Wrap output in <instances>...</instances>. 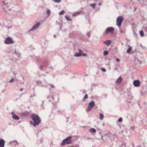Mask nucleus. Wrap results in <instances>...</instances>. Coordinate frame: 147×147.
<instances>
[{"instance_id": "3", "label": "nucleus", "mask_w": 147, "mask_h": 147, "mask_svg": "<svg viewBox=\"0 0 147 147\" xmlns=\"http://www.w3.org/2000/svg\"><path fill=\"white\" fill-rule=\"evenodd\" d=\"M71 138V137L70 136L66 138H65L61 144V146H62L63 145H64L65 143H66L68 144L71 143L72 142L70 140V139Z\"/></svg>"}, {"instance_id": "14", "label": "nucleus", "mask_w": 147, "mask_h": 147, "mask_svg": "<svg viewBox=\"0 0 147 147\" xmlns=\"http://www.w3.org/2000/svg\"><path fill=\"white\" fill-rule=\"evenodd\" d=\"M122 80V78L121 77L119 78L116 81V83L117 84H119L121 82Z\"/></svg>"}, {"instance_id": "25", "label": "nucleus", "mask_w": 147, "mask_h": 147, "mask_svg": "<svg viewBox=\"0 0 147 147\" xmlns=\"http://www.w3.org/2000/svg\"><path fill=\"white\" fill-rule=\"evenodd\" d=\"M96 5L95 4H92L90 5L92 8H94L96 6Z\"/></svg>"}, {"instance_id": "43", "label": "nucleus", "mask_w": 147, "mask_h": 147, "mask_svg": "<svg viewBox=\"0 0 147 147\" xmlns=\"http://www.w3.org/2000/svg\"><path fill=\"white\" fill-rule=\"evenodd\" d=\"M138 147H142L141 146H138Z\"/></svg>"}, {"instance_id": "28", "label": "nucleus", "mask_w": 147, "mask_h": 147, "mask_svg": "<svg viewBox=\"0 0 147 147\" xmlns=\"http://www.w3.org/2000/svg\"><path fill=\"white\" fill-rule=\"evenodd\" d=\"M50 11L48 9L47 11V14L48 15V16L50 14Z\"/></svg>"}, {"instance_id": "46", "label": "nucleus", "mask_w": 147, "mask_h": 147, "mask_svg": "<svg viewBox=\"0 0 147 147\" xmlns=\"http://www.w3.org/2000/svg\"><path fill=\"white\" fill-rule=\"evenodd\" d=\"M52 98H53V96H52Z\"/></svg>"}, {"instance_id": "17", "label": "nucleus", "mask_w": 147, "mask_h": 147, "mask_svg": "<svg viewBox=\"0 0 147 147\" xmlns=\"http://www.w3.org/2000/svg\"><path fill=\"white\" fill-rule=\"evenodd\" d=\"M104 117V116L101 113H100V119L101 120H102L103 119Z\"/></svg>"}, {"instance_id": "34", "label": "nucleus", "mask_w": 147, "mask_h": 147, "mask_svg": "<svg viewBox=\"0 0 147 147\" xmlns=\"http://www.w3.org/2000/svg\"><path fill=\"white\" fill-rule=\"evenodd\" d=\"M50 87L51 88H54V86L53 85L51 84L50 85Z\"/></svg>"}, {"instance_id": "2", "label": "nucleus", "mask_w": 147, "mask_h": 147, "mask_svg": "<svg viewBox=\"0 0 147 147\" xmlns=\"http://www.w3.org/2000/svg\"><path fill=\"white\" fill-rule=\"evenodd\" d=\"M81 55L84 57H86L87 56L86 54L84 53L83 51L81 49L78 50V52L74 55V56L76 57H80Z\"/></svg>"}, {"instance_id": "1", "label": "nucleus", "mask_w": 147, "mask_h": 147, "mask_svg": "<svg viewBox=\"0 0 147 147\" xmlns=\"http://www.w3.org/2000/svg\"><path fill=\"white\" fill-rule=\"evenodd\" d=\"M31 118L33 120V122L30 121L31 124L34 126L38 125L41 122V119L39 117L35 114H32L30 116Z\"/></svg>"}, {"instance_id": "31", "label": "nucleus", "mask_w": 147, "mask_h": 147, "mask_svg": "<svg viewBox=\"0 0 147 147\" xmlns=\"http://www.w3.org/2000/svg\"><path fill=\"white\" fill-rule=\"evenodd\" d=\"M88 98V95L87 94H86L85 95L84 97V99H87Z\"/></svg>"}, {"instance_id": "32", "label": "nucleus", "mask_w": 147, "mask_h": 147, "mask_svg": "<svg viewBox=\"0 0 147 147\" xmlns=\"http://www.w3.org/2000/svg\"><path fill=\"white\" fill-rule=\"evenodd\" d=\"M86 34L87 37H89L90 36V32H88L86 33Z\"/></svg>"}, {"instance_id": "19", "label": "nucleus", "mask_w": 147, "mask_h": 147, "mask_svg": "<svg viewBox=\"0 0 147 147\" xmlns=\"http://www.w3.org/2000/svg\"><path fill=\"white\" fill-rule=\"evenodd\" d=\"M65 17L66 19L67 20L71 21V18H70L69 17V16H65Z\"/></svg>"}, {"instance_id": "36", "label": "nucleus", "mask_w": 147, "mask_h": 147, "mask_svg": "<svg viewBox=\"0 0 147 147\" xmlns=\"http://www.w3.org/2000/svg\"><path fill=\"white\" fill-rule=\"evenodd\" d=\"M3 6H5L6 5V3H5V1H3Z\"/></svg>"}, {"instance_id": "5", "label": "nucleus", "mask_w": 147, "mask_h": 147, "mask_svg": "<svg viewBox=\"0 0 147 147\" xmlns=\"http://www.w3.org/2000/svg\"><path fill=\"white\" fill-rule=\"evenodd\" d=\"M40 26V23L39 22L33 26L28 31L29 32L34 31L36 30Z\"/></svg>"}, {"instance_id": "22", "label": "nucleus", "mask_w": 147, "mask_h": 147, "mask_svg": "<svg viewBox=\"0 0 147 147\" xmlns=\"http://www.w3.org/2000/svg\"><path fill=\"white\" fill-rule=\"evenodd\" d=\"M140 35L141 36H144V32H143V31H142V30L140 32Z\"/></svg>"}, {"instance_id": "27", "label": "nucleus", "mask_w": 147, "mask_h": 147, "mask_svg": "<svg viewBox=\"0 0 147 147\" xmlns=\"http://www.w3.org/2000/svg\"><path fill=\"white\" fill-rule=\"evenodd\" d=\"M65 13V11L63 10H62L59 13V14L60 15H61L64 14Z\"/></svg>"}, {"instance_id": "45", "label": "nucleus", "mask_w": 147, "mask_h": 147, "mask_svg": "<svg viewBox=\"0 0 147 147\" xmlns=\"http://www.w3.org/2000/svg\"><path fill=\"white\" fill-rule=\"evenodd\" d=\"M71 147H74L73 146H71Z\"/></svg>"}, {"instance_id": "37", "label": "nucleus", "mask_w": 147, "mask_h": 147, "mask_svg": "<svg viewBox=\"0 0 147 147\" xmlns=\"http://www.w3.org/2000/svg\"><path fill=\"white\" fill-rule=\"evenodd\" d=\"M23 90V88H22L20 89L19 90L20 91L22 92Z\"/></svg>"}, {"instance_id": "30", "label": "nucleus", "mask_w": 147, "mask_h": 147, "mask_svg": "<svg viewBox=\"0 0 147 147\" xmlns=\"http://www.w3.org/2000/svg\"><path fill=\"white\" fill-rule=\"evenodd\" d=\"M130 128L131 130H134L135 129V127L134 126H132Z\"/></svg>"}, {"instance_id": "42", "label": "nucleus", "mask_w": 147, "mask_h": 147, "mask_svg": "<svg viewBox=\"0 0 147 147\" xmlns=\"http://www.w3.org/2000/svg\"><path fill=\"white\" fill-rule=\"evenodd\" d=\"M110 133L109 132H108V134H107L108 135H110Z\"/></svg>"}, {"instance_id": "38", "label": "nucleus", "mask_w": 147, "mask_h": 147, "mask_svg": "<svg viewBox=\"0 0 147 147\" xmlns=\"http://www.w3.org/2000/svg\"><path fill=\"white\" fill-rule=\"evenodd\" d=\"M116 60L117 61V62H119V59H118V58H117L116 59Z\"/></svg>"}, {"instance_id": "35", "label": "nucleus", "mask_w": 147, "mask_h": 147, "mask_svg": "<svg viewBox=\"0 0 147 147\" xmlns=\"http://www.w3.org/2000/svg\"><path fill=\"white\" fill-rule=\"evenodd\" d=\"M14 81V79L13 78H12L11 79V80H10L9 82H13V81Z\"/></svg>"}, {"instance_id": "7", "label": "nucleus", "mask_w": 147, "mask_h": 147, "mask_svg": "<svg viewBox=\"0 0 147 147\" xmlns=\"http://www.w3.org/2000/svg\"><path fill=\"white\" fill-rule=\"evenodd\" d=\"M114 30V28L113 27H109L107 28L105 31L106 33L107 34L109 33H113Z\"/></svg>"}, {"instance_id": "29", "label": "nucleus", "mask_w": 147, "mask_h": 147, "mask_svg": "<svg viewBox=\"0 0 147 147\" xmlns=\"http://www.w3.org/2000/svg\"><path fill=\"white\" fill-rule=\"evenodd\" d=\"M122 121V119L121 117L119 118L118 120V121L119 122H121Z\"/></svg>"}, {"instance_id": "4", "label": "nucleus", "mask_w": 147, "mask_h": 147, "mask_svg": "<svg viewBox=\"0 0 147 147\" xmlns=\"http://www.w3.org/2000/svg\"><path fill=\"white\" fill-rule=\"evenodd\" d=\"M123 21V18L122 16H119L117 19V25L119 28H120L121 23Z\"/></svg>"}, {"instance_id": "44", "label": "nucleus", "mask_w": 147, "mask_h": 147, "mask_svg": "<svg viewBox=\"0 0 147 147\" xmlns=\"http://www.w3.org/2000/svg\"><path fill=\"white\" fill-rule=\"evenodd\" d=\"M22 78H23V80H24V77H23Z\"/></svg>"}, {"instance_id": "23", "label": "nucleus", "mask_w": 147, "mask_h": 147, "mask_svg": "<svg viewBox=\"0 0 147 147\" xmlns=\"http://www.w3.org/2000/svg\"><path fill=\"white\" fill-rule=\"evenodd\" d=\"M54 2L56 3H60L61 0H53Z\"/></svg>"}, {"instance_id": "26", "label": "nucleus", "mask_w": 147, "mask_h": 147, "mask_svg": "<svg viewBox=\"0 0 147 147\" xmlns=\"http://www.w3.org/2000/svg\"><path fill=\"white\" fill-rule=\"evenodd\" d=\"M9 10H11V9H8V7H7V8H6L5 9V11L6 12H9Z\"/></svg>"}, {"instance_id": "21", "label": "nucleus", "mask_w": 147, "mask_h": 147, "mask_svg": "<svg viewBox=\"0 0 147 147\" xmlns=\"http://www.w3.org/2000/svg\"><path fill=\"white\" fill-rule=\"evenodd\" d=\"M90 131L92 132L95 133L96 131V130L94 128H92L90 129Z\"/></svg>"}, {"instance_id": "24", "label": "nucleus", "mask_w": 147, "mask_h": 147, "mask_svg": "<svg viewBox=\"0 0 147 147\" xmlns=\"http://www.w3.org/2000/svg\"><path fill=\"white\" fill-rule=\"evenodd\" d=\"M108 53L107 51H105L103 53V55H108Z\"/></svg>"}, {"instance_id": "13", "label": "nucleus", "mask_w": 147, "mask_h": 147, "mask_svg": "<svg viewBox=\"0 0 147 147\" xmlns=\"http://www.w3.org/2000/svg\"><path fill=\"white\" fill-rule=\"evenodd\" d=\"M111 42V41L110 40H107L103 42L104 43L106 44L107 46H109Z\"/></svg>"}, {"instance_id": "41", "label": "nucleus", "mask_w": 147, "mask_h": 147, "mask_svg": "<svg viewBox=\"0 0 147 147\" xmlns=\"http://www.w3.org/2000/svg\"><path fill=\"white\" fill-rule=\"evenodd\" d=\"M101 3H99V4H98V5H101Z\"/></svg>"}, {"instance_id": "16", "label": "nucleus", "mask_w": 147, "mask_h": 147, "mask_svg": "<svg viewBox=\"0 0 147 147\" xmlns=\"http://www.w3.org/2000/svg\"><path fill=\"white\" fill-rule=\"evenodd\" d=\"M16 55V56L18 57H19L20 55V53H19L18 51H17L16 50L15 51V52L14 53Z\"/></svg>"}, {"instance_id": "33", "label": "nucleus", "mask_w": 147, "mask_h": 147, "mask_svg": "<svg viewBox=\"0 0 147 147\" xmlns=\"http://www.w3.org/2000/svg\"><path fill=\"white\" fill-rule=\"evenodd\" d=\"M102 70L103 72H105L106 71V69L104 68H102Z\"/></svg>"}, {"instance_id": "9", "label": "nucleus", "mask_w": 147, "mask_h": 147, "mask_svg": "<svg viewBox=\"0 0 147 147\" xmlns=\"http://www.w3.org/2000/svg\"><path fill=\"white\" fill-rule=\"evenodd\" d=\"M11 115L13 119L17 120H19L20 119V117L16 115L14 112H11Z\"/></svg>"}, {"instance_id": "18", "label": "nucleus", "mask_w": 147, "mask_h": 147, "mask_svg": "<svg viewBox=\"0 0 147 147\" xmlns=\"http://www.w3.org/2000/svg\"><path fill=\"white\" fill-rule=\"evenodd\" d=\"M80 12L79 11H76L75 12H74V13H73L72 16H75L78 14H79V13H80Z\"/></svg>"}, {"instance_id": "8", "label": "nucleus", "mask_w": 147, "mask_h": 147, "mask_svg": "<svg viewBox=\"0 0 147 147\" xmlns=\"http://www.w3.org/2000/svg\"><path fill=\"white\" fill-rule=\"evenodd\" d=\"M94 105V101H92L90 102L87 109V111H90L93 107Z\"/></svg>"}, {"instance_id": "11", "label": "nucleus", "mask_w": 147, "mask_h": 147, "mask_svg": "<svg viewBox=\"0 0 147 147\" xmlns=\"http://www.w3.org/2000/svg\"><path fill=\"white\" fill-rule=\"evenodd\" d=\"M5 144V141L3 139H0V147H4Z\"/></svg>"}, {"instance_id": "6", "label": "nucleus", "mask_w": 147, "mask_h": 147, "mask_svg": "<svg viewBox=\"0 0 147 147\" xmlns=\"http://www.w3.org/2000/svg\"><path fill=\"white\" fill-rule=\"evenodd\" d=\"M4 43L6 44L13 43V42L12 38L10 37L6 38L4 41Z\"/></svg>"}, {"instance_id": "15", "label": "nucleus", "mask_w": 147, "mask_h": 147, "mask_svg": "<svg viewBox=\"0 0 147 147\" xmlns=\"http://www.w3.org/2000/svg\"><path fill=\"white\" fill-rule=\"evenodd\" d=\"M10 144H13V145L15 146L16 145L19 144V143L16 140H14L13 141H11L10 142Z\"/></svg>"}, {"instance_id": "39", "label": "nucleus", "mask_w": 147, "mask_h": 147, "mask_svg": "<svg viewBox=\"0 0 147 147\" xmlns=\"http://www.w3.org/2000/svg\"><path fill=\"white\" fill-rule=\"evenodd\" d=\"M120 33H123V31H122V30H120Z\"/></svg>"}, {"instance_id": "10", "label": "nucleus", "mask_w": 147, "mask_h": 147, "mask_svg": "<svg viewBox=\"0 0 147 147\" xmlns=\"http://www.w3.org/2000/svg\"><path fill=\"white\" fill-rule=\"evenodd\" d=\"M133 85L136 87H138L140 85V82L138 80H135L133 81Z\"/></svg>"}, {"instance_id": "20", "label": "nucleus", "mask_w": 147, "mask_h": 147, "mask_svg": "<svg viewBox=\"0 0 147 147\" xmlns=\"http://www.w3.org/2000/svg\"><path fill=\"white\" fill-rule=\"evenodd\" d=\"M131 47H130L129 48L127 49V52L129 53H130L131 51Z\"/></svg>"}, {"instance_id": "40", "label": "nucleus", "mask_w": 147, "mask_h": 147, "mask_svg": "<svg viewBox=\"0 0 147 147\" xmlns=\"http://www.w3.org/2000/svg\"><path fill=\"white\" fill-rule=\"evenodd\" d=\"M42 66L41 65V67H40V69H41L42 70Z\"/></svg>"}, {"instance_id": "12", "label": "nucleus", "mask_w": 147, "mask_h": 147, "mask_svg": "<svg viewBox=\"0 0 147 147\" xmlns=\"http://www.w3.org/2000/svg\"><path fill=\"white\" fill-rule=\"evenodd\" d=\"M15 50L12 47H10L9 49V53H11V54H13L15 52Z\"/></svg>"}]
</instances>
